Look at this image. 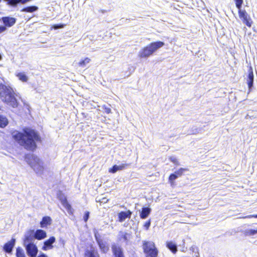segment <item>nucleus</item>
Here are the masks:
<instances>
[{
  "label": "nucleus",
  "mask_w": 257,
  "mask_h": 257,
  "mask_svg": "<svg viewBox=\"0 0 257 257\" xmlns=\"http://www.w3.org/2000/svg\"><path fill=\"white\" fill-rule=\"evenodd\" d=\"M16 240L12 238L10 241L6 242L3 246V250L7 253L12 254L13 248L16 244Z\"/></svg>",
  "instance_id": "nucleus-10"
},
{
  "label": "nucleus",
  "mask_w": 257,
  "mask_h": 257,
  "mask_svg": "<svg viewBox=\"0 0 257 257\" xmlns=\"http://www.w3.org/2000/svg\"><path fill=\"white\" fill-rule=\"evenodd\" d=\"M38 257H47V255L45 254V253H42L39 256H38Z\"/></svg>",
  "instance_id": "nucleus-41"
},
{
  "label": "nucleus",
  "mask_w": 257,
  "mask_h": 257,
  "mask_svg": "<svg viewBox=\"0 0 257 257\" xmlns=\"http://www.w3.org/2000/svg\"><path fill=\"white\" fill-rule=\"evenodd\" d=\"M143 248L146 257H157L158 250L153 242L145 241L143 242Z\"/></svg>",
  "instance_id": "nucleus-5"
},
{
  "label": "nucleus",
  "mask_w": 257,
  "mask_h": 257,
  "mask_svg": "<svg viewBox=\"0 0 257 257\" xmlns=\"http://www.w3.org/2000/svg\"><path fill=\"white\" fill-rule=\"evenodd\" d=\"M17 96V94L11 86L0 83V99L2 101L12 108H18L19 102Z\"/></svg>",
  "instance_id": "nucleus-2"
},
{
  "label": "nucleus",
  "mask_w": 257,
  "mask_h": 257,
  "mask_svg": "<svg viewBox=\"0 0 257 257\" xmlns=\"http://www.w3.org/2000/svg\"><path fill=\"white\" fill-rule=\"evenodd\" d=\"M111 250L113 257H125L123 248L115 243H112Z\"/></svg>",
  "instance_id": "nucleus-7"
},
{
  "label": "nucleus",
  "mask_w": 257,
  "mask_h": 257,
  "mask_svg": "<svg viewBox=\"0 0 257 257\" xmlns=\"http://www.w3.org/2000/svg\"><path fill=\"white\" fill-rule=\"evenodd\" d=\"M256 233H257V229H250L246 230L245 232V235L246 236L254 235Z\"/></svg>",
  "instance_id": "nucleus-31"
},
{
  "label": "nucleus",
  "mask_w": 257,
  "mask_h": 257,
  "mask_svg": "<svg viewBox=\"0 0 257 257\" xmlns=\"http://www.w3.org/2000/svg\"><path fill=\"white\" fill-rule=\"evenodd\" d=\"M248 73L246 78V83L248 85L249 92L251 91L253 87L254 75L251 67L248 70Z\"/></svg>",
  "instance_id": "nucleus-12"
},
{
  "label": "nucleus",
  "mask_w": 257,
  "mask_h": 257,
  "mask_svg": "<svg viewBox=\"0 0 257 257\" xmlns=\"http://www.w3.org/2000/svg\"><path fill=\"white\" fill-rule=\"evenodd\" d=\"M26 253L29 257H36L38 252L37 245L34 242L23 243Z\"/></svg>",
  "instance_id": "nucleus-6"
},
{
  "label": "nucleus",
  "mask_w": 257,
  "mask_h": 257,
  "mask_svg": "<svg viewBox=\"0 0 257 257\" xmlns=\"http://www.w3.org/2000/svg\"><path fill=\"white\" fill-rule=\"evenodd\" d=\"M152 209L149 206H144L139 210L140 218L142 219H146L150 214Z\"/></svg>",
  "instance_id": "nucleus-16"
},
{
  "label": "nucleus",
  "mask_w": 257,
  "mask_h": 257,
  "mask_svg": "<svg viewBox=\"0 0 257 257\" xmlns=\"http://www.w3.org/2000/svg\"><path fill=\"white\" fill-rule=\"evenodd\" d=\"M56 241V238L54 236H51L49 239L44 242L42 249L46 251L53 248V244Z\"/></svg>",
  "instance_id": "nucleus-13"
},
{
  "label": "nucleus",
  "mask_w": 257,
  "mask_h": 257,
  "mask_svg": "<svg viewBox=\"0 0 257 257\" xmlns=\"http://www.w3.org/2000/svg\"><path fill=\"white\" fill-rule=\"evenodd\" d=\"M236 7L238 10V12L243 11L241 10L242 5L243 4V0H234Z\"/></svg>",
  "instance_id": "nucleus-30"
},
{
  "label": "nucleus",
  "mask_w": 257,
  "mask_h": 257,
  "mask_svg": "<svg viewBox=\"0 0 257 257\" xmlns=\"http://www.w3.org/2000/svg\"><path fill=\"white\" fill-rule=\"evenodd\" d=\"M128 164L121 163L120 165H114L111 168L109 169L108 172L110 173H115L118 171H121L125 169L129 166Z\"/></svg>",
  "instance_id": "nucleus-14"
},
{
  "label": "nucleus",
  "mask_w": 257,
  "mask_h": 257,
  "mask_svg": "<svg viewBox=\"0 0 257 257\" xmlns=\"http://www.w3.org/2000/svg\"><path fill=\"white\" fill-rule=\"evenodd\" d=\"M132 214V211L129 210L127 211H120L118 213V221L120 222L124 221L126 218H131Z\"/></svg>",
  "instance_id": "nucleus-17"
},
{
  "label": "nucleus",
  "mask_w": 257,
  "mask_h": 257,
  "mask_svg": "<svg viewBox=\"0 0 257 257\" xmlns=\"http://www.w3.org/2000/svg\"><path fill=\"white\" fill-rule=\"evenodd\" d=\"M2 59V56L1 55V54L0 53V60H1Z\"/></svg>",
  "instance_id": "nucleus-45"
},
{
  "label": "nucleus",
  "mask_w": 257,
  "mask_h": 257,
  "mask_svg": "<svg viewBox=\"0 0 257 257\" xmlns=\"http://www.w3.org/2000/svg\"><path fill=\"white\" fill-rule=\"evenodd\" d=\"M90 213L89 211H85L83 216V220L86 223L89 218Z\"/></svg>",
  "instance_id": "nucleus-35"
},
{
  "label": "nucleus",
  "mask_w": 257,
  "mask_h": 257,
  "mask_svg": "<svg viewBox=\"0 0 257 257\" xmlns=\"http://www.w3.org/2000/svg\"><path fill=\"white\" fill-rule=\"evenodd\" d=\"M90 61V59L89 58H86L79 62V65L81 67H85L87 64L89 63Z\"/></svg>",
  "instance_id": "nucleus-33"
},
{
  "label": "nucleus",
  "mask_w": 257,
  "mask_h": 257,
  "mask_svg": "<svg viewBox=\"0 0 257 257\" xmlns=\"http://www.w3.org/2000/svg\"><path fill=\"white\" fill-rule=\"evenodd\" d=\"M12 135L17 142L29 151L35 150L37 147L36 143L41 141L38 132L29 127L23 128V133L14 131Z\"/></svg>",
  "instance_id": "nucleus-1"
},
{
  "label": "nucleus",
  "mask_w": 257,
  "mask_h": 257,
  "mask_svg": "<svg viewBox=\"0 0 257 257\" xmlns=\"http://www.w3.org/2000/svg\"><path fill=\"white\" fill-rule=\"evenodd\" d=\"M38 10V7L36 6H30L24 7L21 10V12L25 13H34Z\"/></svg>",
  "instance_id": "nucleus-24"
},
{
  "label": "nucleus",
  "mask_w": 257,
  "mask_h": 257,
  "mask_svg": "<svg viewBox=\"0 0 257 257\" xmlns=\"http://www.w3.org/2000/svg\"><path fill=\"white\" fill-rule=\"evenodd\" d=\"M164 45L165 43L160 41L152 42L141 50L139 52V56L141 58H148Z\"/></svg>",
  "instance_id": "nucleus-3"
},
{
  "label": "nucleus",
  "mask_w": 257,
  "mask_h": 257,
  "mask_svg": "<svg viewBox=\"0 0 257 257\" xmlns=\"http://www.w3.org/2000/svg\"><path fill=\"white\" fill-rule=\"evenodd\" d=\"M16 257H26L24 250L21 247H18L16 248Z\"/></svg>",
  "instance_id": "nucleus-27"
},
{
  "label": "nucleus",
  "mask_w": 257,
  "mask_h": 257,
  "mask_svg": "<svg viewBox=\"0 0 257 257\" xmlns=\"http://www.w3.org/2000/svg\"><path fill=\"white\" fill-rule=\"evenodd\" d=\"M103 109L104 110L105 112L107 114H109L111 112V109L109 107H108L104 105L103 106Z\"/></svg>",
  "instance_id": "nucleus-38"
},
{
  "label": "nucleus",
  "mask_w": 257,
  "mask_h": 257,
  "mask_svg": "<svg viewBox=\"0 0 257 257\" xmlns=\"http://www.w3.org/2000/svg\"><path fill=\"white\" fill-rule=\"evenodd\" d=\"M84 257H99V255L97 250L91 249L85 251Z\"/></svg>",
  "instance_id": "nucleus-23"
},
{
  "label": "nucleus",
  "mask_w": 257,
  "mask_h": 257,
  "mask_svg": "<svg viewBox=\"0 0 257 257\" xmlns=\"http://www.w3.org/2000/svg\"><path fill=\"white\" fill-rule=\"evenodd\" d=\"M202 128L197 127L196 126H193L189 131V134H197L201 133Z\"/></svg>",
  "instance_id": "nucleus-29"
},
{
  "label": "nucleus",
  "mask_w": 257,
  "mask_h": 257,
  "mask_svg": "<svg viewBox=\"0 0 257 257\" xmlns=\"http://www.w3.org/2000/svg\"><path fill=\"white\" fill-rule=\"evenodd\" d=\"M101 251L103 253H106L109 250V247L106 245V242L102 240H98L97 243Z\"/></svg>",
  "instance_id": "nucleus-19"
},
{
  "label": "nucleus",
  "mask_w": 257,
  "mask_h": 257,
  "mask_svg": "<svg viewBox=\"0 0 257 257\" xmlns=\"http://www.w3.org/2000/svg\"><path fill=\"white\" fill-rule=\"evenodd\" d=\"M7 30L5 26H0V33L5 32Z\"/></svg>",
  "instance_id": "nucleus-40"
},
{
  "label": "nucleus",
  "mask_w": 257,
  "mask_h": 257,
  "mask_svg": "<svg viewBox=\"0 0 257 257\" xmlns=\"http://www.w3.org/2000/svg\"><path fill=\"white\" fill-rule=\"evenodd\" d=\"M94 237L97 243L98 242V240H103L102 239H101L100 235L97 231L94 232Z\"/></svg>",
  "instance_id": "nucleus-37"
},
{
  "label": "nucleus",
  "mask_w": 257,
  "mask_h": 257,
  "mask_svg": "<svg viewBox=\"0 0 257 257\" xmlns=\"http://www.w3.org/2000/svg\"><path fill=\"white\" fill-rule=\"evenodd\" d=\"M52 219L50 217L46 216L42 218L40 224L41 228L47 227L48 225L51 224Z\"/></svg>",
  "instance_id": "nucleus-20"
},
{
  "label": "nucleus",
  "mask_w": 257,
  "mask_h": 257,
  "mask_svg": "<svg viewBox=\"0 0 257 257\" xmlns=\"http://www.w3.org/2000/svg\"><path fill=\"white\" fill-rule=\"evenodd\" d=\"M34 229H29L27 230L24 235V238L23 239V243H28L30 242H34L33 241L35 239L34 234Z\"/></svg>",
  "instance_id": "nucleus-11"
},
{
  "label": "nucleus",
  "mask_w": 257,
  "mask_h": 257,
  "mask_svg": "<svg viewBox=\"0 0 257 257\" xmlns=\"http://www.w3.org/2000/svg\"><path fill=\"white\" fill-rule=\"evenodd\" d=\"M187 171L188 169L186 168H181L176 171L174 173L171 174L169 177V182L170 183L171 185L174 184L175 180L182 176L183 173Z\"/></svg>",
  "instance_id": "nucleus-8"
},
{
  "label": "nucleus",
  "mask_w": 257,
  "mask_h": 257,
  "mask_svg": "<svg viewBox=\"0 0 257 257\" xmlns=\"http://www.w3.org/2000/svg\"><path fill=\"white\" fill-rule=\"evenodd\" d=\"M151 219H149L148 221H147L145 223L144 225V227L145 228L146 230H148L149 227L151 226Z\"/></svg>",
  "instance_id": "nucleus-36"
},
{
  "label": "nucleus",
  "mask_w": 257,
  "mask_h": 257,
  "mask_svg": "<svg viewBox=\"0 0 257 257\" xmlns=\"http://www.w3.org/2000/svg\"><path fill=\"white\" fill-rule=\"evenodd\" d=\"M25 159L36 174H42L44 169L43 162L37 156L34 154H29L25 155Z\"/></svg>",
  "instance_id": "nucleus-4"
},
{
  "label": "nucleus",
  "mask_w": 257,
  "mask_h": 257,
  "mask_svg": "<svg viewBox=\"0 0 257 257\" xmlns=\"http://www.w3.org/2000/svg\"><path fill=\"white\" fill-rule=\"evenodd\" d=\"M107 200H106V198H102V201H101V202L105 203V202H107Z\"/></svg>",
  "instance_id": "nucleus-43"
},
{
  "label": "nucleus",
  "mask_w": 257,
  "mask_h": 257,
  "mask_svg": "<svg viewBox=\"0 0 257 257\" xmlns=\"http://www.w3.org/2000/svg\"><path fill=\"white\" fill-rule=\"evenodd\" d=\"M180 246H182L183 247H184V246H185V240L184 239H183L182 240V244H180Z\"/></svg>",
  "instance_id": "nucleus-42"
},
{
  "label": "nucleus",
  "mask_w": 257,
  "mask_h": 257,
  "mask_svg": "<svg viewBox=\"0 0 257 257\" xmlns=\"http://www.w3.org/2000/svg\"><path fill=\"white\" fill-rule=\"evenodd\" d=\"M169 160H170L171 162L173 163L175 165H179V162L178 161V160H177V158H176V157H175V156H171V157H170Z\"/></svg>",
  "instance_id": "nucleus-34"
},
{
  "label": "nucleus",
  "mask_w": 257,
  "mask_h": 257,
  "mask_svg": "<svg viewBox=\"0 0 257 257\" xmlns=\"http://www.w3.org/2000/svg\"><path fill=\"white\" fill-rule=\"evenodd\" d=\"M2 21L6 27H11L16 23V19L10 17H3Z\"/></svg>",
  "instance_id": "nucleus-15"
},
{
  "label": "nucleus",
  "mask_w": 257,
  "mask_h": 257,
  "mask_svg": "<svg viewBox=\"0 0 257 257\" xmlns=\"http://www.w3.org/2000/svg\"><path fill=\"white\" fill-rule=\"evenodd\" d=\"M2 0H0V2ZM8 3V4L10 6L16 7L18 6L19 4H24L23 0H4Z\"/></svg>",
  "instance_id": "nucleus-25"
},
{
  "label": "nucleus",
  "mask_w": 257,
  "mask_h": 257,
  "mask_svg": "<svg viewBox=\"0 0 257 257\" xmlns=\"http://www.w3.org/2000/svg\"><path fill=\"white\" fill-rule=\"evenodd\" d=\"M244 218H257V214L249 215L244 217Z\"/></svg>",
  "instance_id": "nucleus-39"
},
{
  "label": "nucleus",
  "mask_w": 257,
  "mask_h": 257,
  "mask_svg": "<svg viewBox=\"0 0 257 257\" xmlns=\"http://www.w3.org/2000/svg\"><path fill=\"white\" fill-rule=\"evenodd\" d=\"M130 236V234L129 233L120 231L118 232V238L120 241L122 240L123 242L127 243L128 241V237Z\"/></svg>",
  "instance_id": "nucleus-21"
},
{
  "label": "nucleus",
  "mask_w": 257,
  "mask_h": 257,
  "mask_svg": "<svg viewBox=\"0 0 257 257\" xmlns=\"http://www.w3.org/2000/svg\"><path fill=\"white\" fill-rule=\"evenodd\" d=\"M240 19L242 20L243 24L247 27H250L252 24V21L249 15L246 13L245 10L240 11L238 12Z\"/></svg>",
  "instance_id": "nucleus-9"
},
{
  "label": "nucleus",
  "mask_w": 257,
  "mask_h": 257,
  "mask_svg": "<svg viewBox=\"0 0 257 257\" xmlns=\"http://www.w3.org/2000/svg\"><path fill=\"white\" fill-rule=\"evenodd\" d=\"M9 123L8 118L4 115H0V127H6Z\"/></svg>",
  "instance_id": "nucleus-26"
},
{
  "label": "nucleus",
  "mask_w": 257,
  "mask_h": 257,
  "mask_svg": "<svg viewBox=\"0 0 257 257\" xmlns=\"http://www.w3.org/2000/svg\"><path fill=\"white\" fill-rule=\"evenodd\" d=\"M31 0H23V2L24 3V4H26L27 3L31 1Z\"/></svg>",
  "instance_id": "nucleus-44"
},
{
  "label": "nucleus",
  "mask_w": 257,
  "mask_h": 257,
  "mask_svg": "<svg viewBox=\"0 0 257 257\" xmlns=\"http://www.w3.org/2000/svg\"><path fill=\"white\" fill-rule=\"evenodd\" d=\"M34 234L35 239L40 240L45 238L47 237L46 232L41 229H38L37 230L34 229Z\"/></svg>",
  "instance_id": "nucleus-18"
},
{
  "label": "nucleus",
  "mask_w": 257,
  "mask_h": 257,
  "mask_svg": "<svg viewBox=\"0 0 257 257\" xmlns=\"http://www.w3.org/2000/svg\"><path fill=\"white\" fill-rule=\"evenodd\" d=\"M19 79L23 82H27L28 80V76L24 72H19L17 74Z\"/></svg>",
  "instance_id": "nucleus-28"
},
{
  "label": "nucleus",
  "mask_w": 257,
  "mask_h": 257,
  "mask_svg": "<svg viewBox=\"0 0 257 257\" xmlns=\"http://www.w3.org/2000/svg\"><path fill=\"white\" fill-rule=\"evenodd\" d=\"M61 202L63 205L68 210H69L71 208V205L69 204V203L68 202L67 199L66 198H64V199L61 200Z\"/></svg>",
  "instance_id": "nucleus-32"
},
{
  "label": "nucleus",
  "mask_w": 257,
  "mask_h": 257,
  "mask_svg": "<svg viewBox=\"0 0 257 257\" xmlns=\"http://www.w3.org/2000/svg\"><path fill=\"white\" fill-rule=\"evenodd\" d=\"M166 246L173 253H176L178 250L177 244L172 241H167Z\"/></svg>",
  "instance_id": "nucleus-22"
}]
</instances>
